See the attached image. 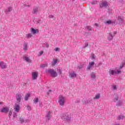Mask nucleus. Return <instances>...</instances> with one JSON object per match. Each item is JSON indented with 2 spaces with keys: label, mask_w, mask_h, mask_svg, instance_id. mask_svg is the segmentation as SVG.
I'll list each match as a JSON object with an SVG mask.
<instances>
[{
  "label": "nucleus",
  "mask_w": 125,
  "mask_h": 125,
  "mask_svg": "<svg viewBox=\"0 0 125 125\" xmlns=\"http://www.w3.org/2000/svg\"><path fill=\"white\" fill-rule=\"evenodd\" d=\"M58 103L60 106H64L65 104V98L62 95H60L59 97Z\"/></svg>",
  "instance_id": "f257e3e1"
},
{
  "label": "nucleus",
  "mask_w": 125,
  "mask_h": 125,
  "mask_svg": "<svg viewBox=\"0 0 125 125\" xmlns=\"http://www.w3.org/2000/svg\"><path fill=\"white\" fill-rule=\"evenodd\" d=\"M109 75H112L114 76V75H119V74L121 73V70H113V69H109Z\"/></svg>",
  "instance_id": "f03ea898"
},
{
  "label": "nucleus",
  "mask_w": 125,
  "mask_h": 125,
  "mask_svg": "<svg viewBox=\"0 0 125 125\" xmlns=\"http://www.w3.org/2000/svg\"><path fill=\"white\" fill-rule=\"evenodd\" d=\"M48 73L50 74L51 76L53 78H56L58 76L57 72H55L54 69H49L48 70Z\"/></svg>",
  "instance_id": "7ed1b4c3"
},
{
  "label": "nucleus",
  "mask_w": 125,
  "mask_h": 125,
  "mask_svg": "<svg viewBox=\"0 0 125 125\" xmlns=\"http://www.w3.org/2000/svg\"><path fill=\"white\" fill-rule=\"evenodd\" d=\"M93 67H94V62H89V64L87 66V71H90V70H92V69H93Z\"/></svg>",
  "instance_id": "20e7f679"
},
{
  "label": "nucleus",
  "mask_w": 125,
  "mask_h": 125,
  "mask_svg": "<svg viewBox=\"0 0 125 125\" xmlns=\"http://www.w3.org/2000/svg\"><path fill=\"white\" fill-rule=\"evenodd\" d=\"M61 119L62 121H66V122H68V123H70V121H71V117L66 116L65 114L62 115Z\"/></svg>",
  "instance_id": "39448f33"
},
{
  "label": "nucleus",
  "mask_w": 125,
  "mask_h": 125,
  "mask_svg": "<svg viewBox=\"0 0 125 125\" xmlns=\"http://www.w3.org/2000/svg\"><path fill=\"white\" fill-rule=\"evenodd\" d=\"M8 111H9V108L7 107H3L0 110V112L1 113H8Z\"/></svg>",
  "instance_id": "423d86ee"
},
{
  "label": "nucleus",
  "mask_w": 125,
  "mask_h": 125,
  "mask_svg": "<svg viewBox=\"0 0 125 125\" xmlns=\"http://www.w3.org/2000/svg\"><path fill=\"white\" fill-rule=\"evenodd\" d=\"M16 98L18 102V103H20L21 102V99H22V95L20 94H17L16 96Z\"/></svg>",
  "instance_id": "0eeeda50"
},
{
  "label": "nucleus",
  "mask_w": 125,
  "mask_h": 125,
  "mask_svg": "<svg viewBox=\"0 0 125 125\" xmlns=\"http://www.w3.org/2000/svg\"><path fill=\"white\" fill-rule=\"evenodd\" d=\"M38 72H33L32 73V79L35 81V80H37L38 79Z\"/></svg>",
  "instance_id": "6e6552de"
},
{
  "label": "nucleus",
  "mask_w": 125,
  "mask_h": 125,
  "mask_svg": "<svg viewBox=\"0 0 125 125\" xmlns=\"http://www.w3.org/2000/svg\"><path fill=\"white\" fill-rule=\"evenodd\" d=\"M0 67H1V69H5V68L7 67V65H6V63H4V62H0Z\"/></svg>",
  "instance_id": "1a4fd4ad"
},
{
  "label": "nucleus",
  "mask_w": 125,
  "mask_h": 125,
  "mask_svg": "<svg viewBox=\"0 0 125 125\" xmlns=\"http://www.w3.org/2000/svg\"><path fill=\"white\" fill-rule=\"evenodd\" d=\"M46 120L49 121L51 118V111H48L46 115Z\"/></svg>",
  "instance_id": "9d476101"
},
{
  "label": "nucleus",
  "mask_w": 125,
  "mask_h": 125,
  "mask_svg": "<svg viewBox=\"0 0 125 125\" xmlns=\"http://www.w3.org/2000/svg\"><path fill=\"white\" fill-rule=\"evenodd\" d=\"M14 110L17 113H19V111H20V105L16 104L14 107Z\"/></svg>",
  "instance_id": "9b49d317"
},
{
  "label": "nucleus",
  "mask_w": 125,
  "mask_h": 125,
  "mask_svg": "<svg viewBox=\"0 0 125 125\" xmlns=\"http://www.w3.org/2000/svg\"><path fill=\"white\" fill-rule=\"evenodd\" d=\"M114 37V35H113L112 34V33L110 32L108 33V36L107 37V40H108V41H112V40H113Z\"/></svg>",
  "instance_id": "f8f14e48"
},
{
  "label": "nucleus",
  "mask_w": 125,
  "mask_h": 125,
  "mask_svg": "<svg viewBox=\"0 0 125 125\" xmlns=\"http://www.w3.org/2000/svg\"><path fill=\"white\" fill-rule=\"evenodd\" d=\"M102 7H107L108 6V2L107 1H104L102 2V5L100 6Z\"/></svg>",
  "instance_id": "ddd939ff"
},
{
  "label": "nucleus",
  "mask_w": 125,
  "mask_h": 125,
  "mask_svg": "<svg viewBox=\"0 0 125 125\" xmlns=\"http://www.w3.org/2000/svg\"><path fill=\"white\" fill-rule=\"evenodd\" d=\"M23 60L28 63H31V62H32V60H31L28 57H24Z\"/></svg>",
  "instance_id": "4468645a"
},
{
  "label": "nucleus",
  "mask_w": 125,
  "mask_h": 125,
  "mask_svg": "<svg viewBox=\"0 0 125 125\" xmlns=\"http://www.w3.org/2000/svg\"><path fill=\"white\" fill-rule=\"evenodd\" d=\"M90 76L91 78L92 79V80H95V79L96 78V74H95V73L94 72H92L90 74Z\"/></svg>",
  "instance_id": "2eb2a0df"
},
{
  "label": "nucleus",
  "mask_w": 125,
  "mask_h": 125,
  "mask_svg": "<svg viewBox=\"0 0 125 125\" xmlns=\"http://www.w3.org/2000/svg\"><path fill=\"white\" fill-rule=\"evenodd\" d=\"M77 74L75 72H72L71 73H70L69 77L70 78H74L75 77H76Z\"/></svg>",
  "instance_id": "dca6fc26"
},
{
  "label": "nucleus",
  "mask_w": 125,
  "mask_h": 125,
  "mask_svg": "<svg viewBox=\"0 0 125 125\" xmlns=\"http://www.w3.org/2000/svg\"><path fill=\"white\" fill-rule=\"evenodd\" d=\"M28 49V43H24L23 44V50H27Z\"/></svg>",
  "instance_id": "f3484780"
},
{
  "label": "nucleus",
  "mask_w": 125,
  "mask_h": 125,
  "mask_svg": "<svg viewBox=\"0 0 125 125\" xmlns=\"http://www.w3.org/2000/svg\"><path fill=\"white\" fill-rule=\"evenodd\" d=\"M30 93H27L26 94L24 98V100H25V101H27V100L29 99V98L30 97Z\"/></svg>",
  "instance_id": "a211bd4d"
},
{
  "label": "nucleus",
  "mask_w": 125,
  "mask_h": 125,
  "mask_svg": "<svg viewBox=\"0 0 125 125\" xmlns=\"http://www.w3.org/2000/svg\"><path fill=\"white\" fill-rule=\"evenodd\" d=\"M112 90H117V89H118V86H117V85H112Z\"/></svg>",
  "instance_id": "6ab92c4d"
},
{
  "label": "nucleus",
  "mask_w": 125,
  "mask_h": 125,
  "mask_svg": "<svg viewBox=\"0 0 125 125\" xmlns=\"http://www.w3.org/2000/svg\"><path fill=\"white\" fill-rule=\"evenodd\" d=\"M123 102L119 101L116 104V106H117V107H120V106H121Z\"/></svg>",
  "instance_id": "aec40b11"
},
{
  "label": "nucleus",
  "mask_w": 125,
  "mask_h": 125,
  "mask_svg": "<svg viewBox=\"0 0 125 125\" xmlns=\"http://www.w3.org/2000/svg\"><path fill=\"white\" fill-rule=\"evenodd\" d=\"M38 31L39 30L38 29H35L34 28L31 29V33L33 34V35H35V34H37V31Z\"/></svg>",
  "instance_id": "412c9836"
},
{
  "label": "nucleus",
  "mask_w": 125,
  "mask_h": 125,
  "mask_svg": "<svg viewBox=\"0 0 125 125\" xmlns=\"http://www.w3.org/2000/svg\"><path fill=\"white\" fill-rule=\"evenodd\" d=\"M57 61H58L57 60H55V59L53 60V62H52V65L53 66H55V65H56V64L57 63Z\"/></svg>",
  "instance_id": "4be33fe9"
},
{
  "label": "nucleus",
  "mask_w": 125,
  "mask_h": 125,
  "mask_svg": "<svg viewBox=\"0 0 125 125\" xmlns=\"http://www.w3.org/2000/svg\"><path fill=\"white\" fill-rule=\"evenodd\" d=\"M118 21L120 23H123L124 22V20L123 19V17L121 16H118Z\"/></svg>",
  "instance_id": "5701e85b"
},
{
  "label": "nucleus",
  "mask_w": 125,
  "mask_h": 125,
  "mask_svg": "<svg viewBox=\"0 0 125 125\" xmlns=\"http://www.w3.org/2000/svg\"><path fill=\"white\" fill-rule=\"evenodd\" d=\"M125 119V116L123 115H120L117 117V120H124Z\"/></svg>",
  "instance_id": "b1692460"
},
{
  "label": "nucleus",
  "mask_w": 125,
  "mask_h": 125,
  "mask_svg": "<svg viewBox=\"0 0 125 125\" xmlns=\"http://www.w3.org/2000/svg\"><path fill=\"white\" fill-rule=\"evenodd\" d=\"M32 37H33V35L31 33L28 34L26 35V39H30V38H32Z\"/></svg>",
  "instance_id": "393cba45"
},
{
  "label": "nucleus",
  "mask_w": 125,
  "mask_h": 125,
  "mask_svg": "<svg viewBox=\"0 0 125 125\" xmlns=\"http://www.w3.org/2000/svg\"><path fill=\"white\" fill-rule=\"evenodd\" d=\"M100 98V94H97L95 95L94 99H99Z\"/></svg>",
  "instance_id": "a878e982"
},
{
  "label": "nucleus",
  "mask_w": 125,
  "mask_h": 125,
  "mask_svg": "<svg viewBox=\"0 0 125 125\" xmlns=\"http://www.w3.org/2000/svg\"><path fill=\"white\" fill-rule=\"evenodd\" d=\"M87 46H88V42H85L83 46L82 47V48H85V47H87Z\"/></svg>",
  "instance_id": "bb28decb"
},
{
  "label": "nucleus",
  "mask_w": 125,
  "mask_h": 125,
  "mask_svg": "<svg viewBox=\"0 0 125 125\" xmlns=\"http://www.w3.org/2000/svg\"><path fill=\"white\" fill-rule=\"evenodd\" d=\"M33 102H34V103H35V104L38 103L39 102V98H35L33 100Z\"/></svg>",
  "instance_id": "cd10ccee"
},
{
  "label": "nucleus",
  "mask_w": 125,
  "mask_h": 125,
  "mask_svg": "<svg viewBox=\"0 0 125 125\" xmlns=\"http://www.w3.org/2000/svg\"><path fill=\"white\" fill-rule=\"evenodd\" d=\"M11 11H12V7H8V9H7L6 11H5V12H10Z\"/></svg>",
  "instance_id": "c85d7f7f"
},
{
  "label": "nucleus",
  "mask_w": 125,
  "mask_h": 125,
  "mask_svg": "<svg viewBox=\"0 0 125 125\" xmlns=\"http://www.w3.org/2000/svg\"><path fill=\"white\" fill-rule=\"evenodd\" d=\"M38 11H39V10L38 9V8H34L33 9V13L34 14H36V13H37L38 12Z\"/></svg>",
  "instance_id": "c756f323"
},
{
  "label": "nucleus",
  "mask_w": 125,
  "mask_h": 125,
  "mask_svg": "<svg viewBox=\"0 0 125 125\" xmlns=\"http://www.w3.org/2000/svg\"><path fill=\"white\" fill-rule=\"evenodd\" d=\"M104 23L105 24H106V25H110V24H112V21H111V20L107 21H105Z\"/></svg>",
  "instance_id": "7c9ffc66"
},
{
  "label": "nucleus",
  "mask_w": 125,
  "mask_h": 125,
  "mask_svg": "<svg viewBox=\"0 0 125 125\" xmlns=\"http://www.w3.org/2000/svg\"><path fill=\"white\" fill-rule=\"evenodd\" d=\"M47 66V63H44L40 65L41 68H45Z\"/></svg>",
  "instance_id": "2f4dec72"
},
{
  "label": "nucleus",
  "mask_w": 125,
  "mask_h": 125,
  "mask_svg": "<svg viewBox=\"0 0 125 125\" xmlns=\"http://www.w3.org/2000/svg\"><path fill=\"white\" fill-rule=\"evenodd\" d=\"M57 71L59 75H61V74H62V70L61 69V68H58Z\"/></svg>",
  "instance_id": "473e14b6"
},
{
  "label": "nucleus",
  "mask_w": 125,
  "mask_h": 125,
  "mask_svg": "<svg viewBox=\"0 0 125 125\" xmlns=\"http://www.w3.org/2000/svg\"><path fill=\"white\" fill-rule=\"evenodd\" d=\"M92 102V100L91 99H88L86 102H85V103L86 104L87 103H91Z\"/></svg>",
  "instance_id": "72a5a7b5"
},
{
  "label": "nucleus",
  "mask_w": 125,
  "mask_h": 125,
  "mask_svg": "<svg viewBox=\"0 0 125 125\" xmlns=\"http://www.w3.org/2000/svg\"><path fill=\"white\" fill-rule=\"evenodd\" d=\"M125 62H122L121 65L120 66V68H119L120 70H121V69H123V68L124 67V66H125Z\"/></svg>",
  "instance_id": "f704fd0d"
},
{
  "label": "nucleus",
  "mask_w": 125,
  "mask_h": 125,
  "mask_svg": "<svg viewBox=\"0 0 125 125\" xmlns=\"http://www.w3.org/2000/svg\"><path fill=\"white\" fill-rule=\"evenodd\" d=\"M113 100L114 102H116V101H118V100H119V96H116Z\"/></svg>",
  "instance_id": "c9c22d12"
},
{
  "label": "nucleus",
  "mask_w": 125,
  "mask_h": 125,
  "mask_svg": "<svg viewBox=\"0 0 125 125\" xmlns=\"http://www.w3.org/2000/svg\"><path fill=\"white\" fill-rule=\"evenodd\" d=\"M54 50L55 51H56V52H59L60 51V48H58V47H56L54 48Z\"/></svg>",
  "instance_id": "e433bc0d"
},
{
  "label": "nucleus",
  "mask_w": 125,
  "mask_h": 125,
  "mask_svg": "<svg viewBox=\"0 0 125 125\" xmlns=\"http://www.w3.org/2000/svg\"><path fill=\"white\" fill-rule=\"evenodd\" d=\"M96 56L94 55V54H93L91 56V59L92 60H95L96 59Z\"/></svg>",
  "instance_id": "4c0bfd02"
},
{
  "label": "nucleus",
  "mask_w": 125,
  "mask_h": 125,
  "mask_svg": "<svg viewBox=\"0 0 125 125\" xmlns=\"http://www.w3.org/2000/svg\"><path fill=\"white\" fill-rule=\"evenodd\" d=\"M13 117L14 118H17V113L15 112H13Z\"/></svg>",
  "instance_id": "58836bf2"
},
{
  "label": "nucleus",
  "mask_w": 125,
  "mask_h": 125,
  "mask_svg": "<svg viewBox=\"0 0 125 125\" xmlns=\"http://www.w3.org/2000/svg\"><path fill=\"white\" fill-rule=\"evenodd\" d=\"M43 54V51H41L39 52V54H38V56H42Z\"/></svg>",
  "instance_id": "ea45409f"
},
{
  "label": "nucleus",
  "mask_w": 125,
  "mask_h": 125,
  "mask_svg": "<svg viewBox=\"0 0 125 125\" xmlns=\"http://www.w3.org/2000/svg\"><path fill=\"white\" fill-rule=\"evenodd\" d=\"M26 107H27V110H28L29 111H31V106H30L29 104H27L26 105Z\"/></svg>",
  "instance_id": "a19ab883"
},
{
  "label": "nucleus",
  "mask_w": 125,
  "mask_h": 125,
  "mask_svg": "<svg viewBox=\"0 0 125 125\" xmlns=\"http://www.w3.org/2000/svg\"><path fill=\"white\" fill-rule=\"evenodd\" d=\"M86 29L88 30V31H91V27L90 26H87L86 27Z\"/></svg>",
  "instance_id": "79ce46f5"
},
{
  "label": "nucleus",
  "mask_w": 125,
  "mask_h": 125,
  "mask_svg": "<svg viewBox=\"0 0 125 125\" xmlns=\"http://www.w3.org/2000/svg\"><path fill=\"white\" fill-rule=\"evenodd\" d=\"M20 121L21 122V123H24V118H20Z\"/></svg>",
  "instance_id": "37998d69"
},
{
  "label": "nucleus",
  "mask_w": 125,
  "mask_h": 125,
  "mask_svg": "<svg viewBox=\"0 0 125 125\" xmlns=\"http://www.w3.org/2000/svg\"><path fill=\"white\" fill-rule=\"evenodd\" d=\"M12 115V111H10L9 113V118H10V117H11Z\"/></svg>",
  "instance_id": "c03bdc74"
},
{
  "label": "nucleus",
  "mask_w": 125,
  "mask_h": 125,
  "mask_svg": "<svg viewBox=\"0 0 125 125\" xmlns=\"http://www.w3.org/2000/svg\"><path fill=\"white\" fill-rule=\"evenodd\" d=\"M78 68L79 69H82V68H83V65L82 64L80 66H78Z\"/></svg>",
  "instance_id": "a18cd8bd"
},
{
  "label": "nucleus",
  "mask_w": 125,
  "mask_h": 125,
  "mask_svg": "<svg viewBox=\"0 0 125 125\" xmlns=\"http://www.w3.org/2000/svg\"><path fill=\"white\" fill-rule=\"evenodd\" d=\"M49 18H54V16L53 15H49Z\"/></svg>",
  "instance_id": "49530a36"
},
{
  "label": "nucleus",
  "mask_w": 125,
  "mask_h": 125,
  "mask_svg": "<svg viewBox=\"0 0 125 125\" xmlns=\"http://www.w3.org/2000/svg\"><path fill=\"white\" fill-rule=\"evenodd\" d=\"M45 46H46V47L48 48V47H49V45L48 43H46L45 44Z\"/></svg>",
  "instance_id": "de8ad7c7"
},
{
  "label": "nucleus",
  "mask_w": 125,
  "mask_h": 125,
  "mask_svg": "<svg viewBox=\"0 0 125 125\" xmlns=\"http://www.w3.org/2000/svg\"><path fill=\"white\" fill-rule=\"evenodd\" d=\"M50 92H51V90H49L47 92V94H48V95L49 94V93H50Z\"/></svg>",
  "instance_id": "09e8293b"
},
{
  "label": "nucleus",
  "mask_w": 125,
  "mask_h": 125,
  "mask_svg": "<svg viewBox=\"0 0 125 125\" xmlns=\"http://www.w3.org/2000/svg\"><path fill=\"white\" fill-rule=\"evenodd\" d=\"M102 64V63L101 62H99L98 64V67H99V66H100L101 64Z\"/></svg>",
  "instance_id": "8fccbe9b"
},
{
  "label": "nucleus",
  "mask_w": 125,
  "mask_h": 125,
  "mask_svg": "<svg viewBox=\"0 0 125 125\" xmlns=\"http://www.w3.org/2000/svg\"><path fill=\"white\" fill-rule=\"evenodd\" d=\"M39 106L40 107H42V103H40Z\"/></svg>",
  "instance_id": "3c124183"
},
{
  "label": "nucleus",
  "mask_w": 125,
  "mask_h": 125,
  "mask_svg": "<svg viewBox=\"0 0 125 125\" xmlns=\"http://www.w3.org/2000/svg\"><path fill=\"white\" fill-rule=\"evenodd\" d=\"M116 34H117V32H116V31H114V35H113V36H115V35H116Z\"/></svg>",
  "instance_id": "603ef678"
},
{
  "label": "nucleus",
  "mask_w": 125,
  "mask_h": 125,
  "mask_svg": "<svg viewBox=\"0 0 125 125\" xmlns=\"http://www.w3.org/2000/svg\"><path fill=\"white\" fill-rule=\"evenodd\" d=\"M41 21H37V24H39V23H40Z\"/></svg>",
  "instance_id": "864d4df0"
},
{
  "label": "nucleus",
  "mask_w": 125,
  "mask_h": 125,
  "mask_svg": "<svg viewBox=\"0 0 125 125\" xmlns=\"http://www.w3.org/2000/svg\"><path fill=\"white\" fill-rule=\"evenodd\" d=\"M96 3V2H92V4H94V3Z\"/></svg>",
  "instance_id": "5fc2aeb1"
},
{
  "label": "nucleus",
  "mask_w": 125,
  "mask_h": 125,
  "mask_svg": "<svg viewBox=\"0 0 125 125\" xmlns=\"http://www.w3.org/2000/svg\"><path fill=\"white\" fill-rule=\"evenodd\" d=\"M0 105H2V103L0 102Z\"/></svg>",
  "instance_id": "6e6d98bb"
},
{
  "label": "nucleus",
  "mask_w": 125,
  "mask_h": 125,
  "mask_svg": "<svg viewBox=\"0 0 125 125\" xmlns=\"http://www.w3.org/2000/svg\"><path fill=\"white\" fill-rule=\"evenodd\" d=\"M95 25H97V23H96V24H95Z\"/></svg>",
  "instance_id": "4d7b16f0"
}]
</instances>
